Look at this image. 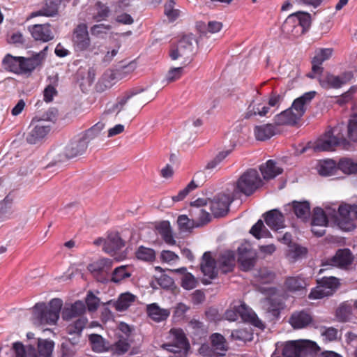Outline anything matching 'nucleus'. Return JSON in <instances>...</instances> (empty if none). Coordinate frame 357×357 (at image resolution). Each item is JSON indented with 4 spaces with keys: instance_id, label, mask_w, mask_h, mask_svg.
Here are the masks:
<instances>
[{
    "instance_id": "nucleus-31",
    "label": "nucleus",
    "mask_w": 357,
    "mask_h": 357,
    "mask_svg": "<svg viewBox=\"0 0 357 357\" xmlns=\"http://www.w3.org/2000/svg\"><path fill=\"white\" fill-rule=\"evenodd\" d=\"M61 0H46L45 5L38 11L31 13L30 17L38 16L53 17L58 13Z\"/></svg>"
},
{
    "instance_id": "nucleus-64",
    "label": "nucleus",
    "mask_w": 357,
    "mask_h": 357,
    "mask_svg": "<svg viewBox=\"0 0 357 357\" xmlns=\"http://www.w3.org/2000/svg\"><path fill=\"white\" fill-rule=\"evenodd\" d=\"M183 73V68L182 67L172 68L166 75V79L168 82H173L178 79Z\"/></svg>"
},
{
    "instance_id": "nucleus-9",
    "label": "nucleus",
    "mask_w": 357,
    "mask_h": 357,
    "mask_svg": "<svg viewBox=\"0 0 357 357\" xmlns=\"http://www.w3.org/2000/svg\"><path fill=\"white\" fill-rule=\"evenodd\" d=\"M319 349L315 342L310 340L289 341L284 344L282 355L284 357H304Z\"/></svg>"
},
{
    "instance_id": "nucleus-37",
    "label": "nucleus",
    "mask_w": 357,
    "mask_h": 357,
    "mask_svg": "<svg viewBox=\"0 0 357 357\" xmlns=\"http://www.w3.org/2000/svg\"><path fill=\"white\" fill-rule=\"evenodd\" d=\"M284 286L291 292L303 291L307 286L305 280L299 276H292L286 278Z\"/></svg>"
},
{
    "instance_id": "nucleus-35",
    "label": "nucleus",
    "mask_w": 357,
    "mask_h": 357,
    "mask_svg": "<svg viewBox=\"0 0 357 357\" xmlns=\"http://www.w3.org/2000/svg\"><path fill=\"white\" fill-rule=\"evenodd\" d=\"M259 169L266 180L272 179L282 172V169L278 167L273 160H268L265 164L261 165Z\"/></svg>"
},
{
    "instance_id": "nucleus-53",
    "label": "nucleus",
    "mask_w": 357,
    "mask_h": 357,
    "mask_svg": "<svg viewBox=\"0 0 357 357\" xmlns=\"http://www.w3.org/2000/svg\"><path fill=\"white\" fill-rule=\"evenodd\" d=\"M114 79V74L112 72H107L104 73L100 79L96 84V89L99 91H102L107 89H109L113 85L111 82Z\"/></svg>"
},
{
    "instance_id": "nucleus-48",
    "label": "nucleus",
    "mask_w": 357,
    "mask_h": 357,
    "mask_svg": "<svg viewBox=\"0 0 357 357\" xmlns=\"http://www.w3.org/2000/svg\"><path fill=\"white\" fill-rule=\"evenodd\" d=\"M250 233L257 239L261 238H269L271 232L264 225L261 220H259L250 229Z\"/></svg>"
},
{
    "instance_id": "nucleus-4",
    "label": "nucleus",
    "mask_w": 357,
    "mask_h": 357,
    "mask_svg": "<svg viewBox=\"0 0 357 357\" xmlns=\"http://www.w3.org/2000/svg\"><path fill=\"white\" fill-rule=\"evenodd\" d=\"M54 343L47 340H38L37 351L31 345L24 346L17 342L13 344L15 357H52Z\"/></svg>"
},
{
    "instance_id": "nucleus-16",
    "label": "nucleus",
    "mask_w": 357,
    "mask_h": 357,
    "mask_svg": "<svg viewBox=\"0 0 357 357\" xmlns=\"http://www.w3.org/2000/svg\"><path fill=\"white\" fill-rule=\"evenodd\" d=\"M333 216L340 229L344 231H351L355 229L356 225L352 216H350L349 205H340L338 211L336 213L333 209Z\"/></svg>"
},
{
    "instance_id": "nucleus-57",
    "label": "nucleus",
    "mask_w": 357,
    "mask_h": 357,
    "mask_svg": "<svg viewBox=\"0 0 357 357\" xmlns=\"http://www.w3.org/2000/svg\"><path fill=\"white\" fill-rule=\"evenodd\" d=\"M307 250L305 248L300 245L293 246L289 251L288 256L294 261L305 257Z\"/></svg>"
},
{
    "instance_id": "nucleus-42",
    "label": "nucleus",
    "mask_w": 357,
    "mask_h": 357,
    "mask_svg": "<svg viewBox=\"0 0 357 357\" xmlns=\"http://www.w3.org/2000/svg\"><path fill=\"white\" fill-rule=\"evenodd\" d=\"M2 63L6 70L20 74V56H13L8 54L3 58Z\"/></svg>"
},
{
    "instance_id": "nucleus-30",
    "label": "nucleus",
    "mask_w": 357,
    "mask_h": 357,
    "mask_svg": "<svg viewBox=\"0 0 357 357\" xmlns=\"http://www.w3.org/2000/svg\"><path fill=\"white\" fill-rule=\"evenodd\" d=\"M201 270L204 275L208 277L209 279H213L216 277L217 270L215 268V261L212 258L211 252H206L203 255Z\"/></svg>"
},
{
    "instance_id": "nucleus-52",
    "label": "nucleus",
    "mask_w": 357,
    "mask_h": 357,
    "mask_svg": "<svg viewBox=\"0 0 357 357\" xmlns=\"http://www.w3.org/2000/svg\"><path fill=\"white\" fill-rule=\"evenodd\" d=\"M332 294L331 289L325 287V286H323L319 282V285L311 291L309 298L310 299H320Z\"/></svg>"
},
{
    "instance_id": "nucleus-1",
    "label": "nucleus",
    "mask_w": 357,
    "mask_h": 357,
    "mask_svg": "<svg viewBox=\"0 0 357 357\" xmlns=\"http://www.w3.org/2000/svg\"><path fill=\"white\" fill-rule=\"evenodd\" d=\"M56 111L49 109L44 114L33 118L26 135V140L30 144H36L50 131L52 124L56 119Z\"/></svg>"
},
{
    "instance_id": "nucleus-45",
    "label": "nucleus",
    "mask_w": 357,
    "mask_h": 357,
    "mask_svg": "<svg viewBox=\"0 0 357 357\" xmlns=\"http://www.w3.org/2000/svg\"><path fill=\"white\" fill-rule=\"evenodd\" d=\"M211 340L215 353L220 356H223L227 349L225 337L219 333H214L211 336Z\"/></svg>"
},
{
    "instance_id": "nucleus-2",
    "label": "nucleus",
    "mask_w": 357,
    "mask_h": 357,
    "mask_svg": "<svg viewBox=\"0 0 357 357\" xmlns=\"http://www.w3.org/2000/svg\"><path fill=\"white\" fill-rule=\"evenodd\" d=\"M63 302L59 298L52 299L48 305L37 303L33 307L32 321L36 326L54 325L59 318Z\"/></svg>"
},
{
    "instance_id": "nucleus-41",
    "label": "nucleus",
    "mask_w": 357,
    "mask_h": 357,
    "mask_svg": "<svg viewBox=\"0 0 357 357\" xmlns=\"http://www.w3.org/2000/svg\"><path fill=\"white\" fill-rule=\"evenodd\" d=\"M297 121V119L289 108L277 114L274 118V123L278 126L294 125Z\"/></svg>"
},
{
    "instance_id": "nucleus-6",
    "label": "nucleus",
    "mask_w": 357,
    "mask_h": 357,
    "mask_svg": "<svg viewBox=\"0 0 357 357\" xmlns=\"http://www.w3.org/2000/svg\"><path fill=\"white\" fill-rule=\"evenodd\" d=\"M152 98L146 94L140 93L137 90H132L126 93L123 96L117 98L116 102L107 108L105 114L116 112L117 114L123 109L124 106L128 104L129 109H134L146 105Z\"/></svg>"
},
{
    "instance_id": "nucleus-28",
    "label": "nucleus",
    "mask_w": 357,
    "mask_h": 357,
    "mask_svg": "<svg viewBox=\"0 0 357 357\" xmlns=\"http://www.w3.org/2000/svg\"><path fill=\"white\" fill-rule=\"evenodd\" d=\"M312 321V316L304 310L294 312L289 318V323L295 329L305 328L310 325Z\"/></svg>"
},
{
    "instance_id": "nucleus-34",
    "label": "nucleus",
    "mask_w": 357,
    "mask_h": 357,
    "mask_svg": "<svg viewBox=\"0 0 357 357\" xmlns=\"http://www.w3.org/2000/svg\"><path fill=\"white\" fill-rule=\"evenodd\" d=\"M217 263L223 273L231 271L235 264V255L234 252L231 250L224 251L220 255Z\"/></svg>"
},
{
    "instance_id": "nucleus-8",
    "label": "nucleus",
    "mask_w": 357,
    "mask_h": 357,
    "mask_svg": "<svg viewBox=\"0 0 357 357\" xmlns=\"http://www.w3.org/2000/svg\"><path fill=\"white\" fill-rule=\"evenodd\" d=\"M238 317H241L244 321L250 323L259 328H264V324L257 315L244 303L228 309L225 313V319L229 321H236Z\"/></svg>"
},
{
    "instance_id": "nucleus-3",
    "label": "nucleus",
    "mask_w": 357,
    "mask_h": 357,
    "mask_svg": "<svg viewBox=\"0 0 357 357\" xmlns=\"http://www.w3.org/2000/svg\"><path fill=\"white\" fill-rule=\"evenodd\" d=\"M311 25V16L305 12L289 15L282 26L284 33L294 38L303 34Z\"/></svg>"
},
{
    "instance_id": "nucleus-36",
    "label": "nucleus",
    "mask_w": 357,
    "mask_h": 357,
    "mask_svg": "<svg viewBox=\"0 0 357 357\" xmlns=\"http://www.w3.org/2000/svg\"><path fill=\"white\" fill-rule=\"evenodd\" d=\"M86 322V319L81 317L68 326L66 328L68 333L75 335L72 339H70L73 344H75L78 342L79 337L85 327Z\"/></svg>"
},
{
    "instance_id": "nucleus-46",
    "label": "nucleus",
    "mask_w": 357,
    "mask_h": 357,
    "mask_svg": "<svg viewBox=\"0 0 357 357\" xmlns=\"http://www.w3.org/2000/svg\"><path fill=\"white\" fill-rule=\"evenodd\" d=\"M93 9V19L97 22L106 20L110 14L109 7L100 1H97Z\"/></svg>"
},
{
    "instance_id": "nucleus-19",
    "label": "nucleus",
    "mask_w": 357,
    "mask_h": 357,
    "mask_svg": "<svg viewBox=\"0 0 357 357\" xmlns=\"http://www.w3.org/2000/svg\"><path fill=\"white\" fill-rule=\"evenodd\" d=\"M28 29L35 40L47 43L54 38L51 25L48 23L34 24L29 26Z\"/></svg>"
},
{
    "instance_id": "nucleus-49",
    "label": "nucleus",
    "mask_w": 357,
    "mask_h": 357,
    "mask_svg": "<svg viewBox=\"0 0 357 357\" xmlns=\"http://www.w3.org/2000/svg\"><path fill=\"white\" fill-rule=\"evenodd\" d=\"M105 128V123L102 122H98L96 125L87 130L84 133L81 134L82 137L87 142V144L98 137L100 134L101 131Z\"/></svg>"
},
{
    "instance_id": "nucleus-25",
    "label": "nucleus",
    "mask_w": 357,
    "mask_h": 357,
    "mask_svg": "<svg viewBox=\"0 0 357 357\" xmlns=\"http://www.w3.org/2000/svg\"><path fill=\"white\" fill-rule=\"evenodd\" d=\"M266 225L273 231L285 228L284 215L278 209L271 210L264 214Z\"/></svg>"
},
{
    "instance_id": "nucleus-26",
    "label": "nucleus",
    "mask_w": 357,
    "mask_h": 357,
    "mask_svg": "<svg viewBox=\"0 0 357 357\" xmlns=\"http://www.w3.org/2000/svg\"><path fill=\"white\" fill-rule=\"evenodd\" d=\"M328 223L326 211L321 208L314 209L312 220V231L318 236H322L325 234V229L323 228L317 229V227H325Z\"/></svg>"
},
{
    "instance_id": "nucleus-58",
    "label": "nucleus",
    "mask_w": 357,
    "mask_h": 357,
    "mask_svg": "<svg viewBox=\"0 0 357 357\" xmlns=\"http://www.w3.org/2000/svg\"><path fill=\"white\" fill-rule=\"evenodd\" d=\"M175 2L174 0L168 1L165 5V14L170 20H176L180 14L178 9H174Z\"/></svg>"
},
{
    "instance_id": "nucleus-12",
    "label": "nucleus",
    "mask_w": 357,
    "mask_h": 357,
    "mask_svg": "<svg viewBox=\"0 0 357 357\" xmlns=\"http://www.w3.org/2000/svg\"><path fill=\"white\" fill-rule=\"evenodd\" d=\"M72 43L74 50L77 52L91 51V38L89 35L87 25L79 24L73 30Z\"/></svg>"
},
{
    "instance_id": "nucleus-20",
    "label": "nucleus",
    "mask_w": 357,
    "mask_h": 357,
    "mask_svg": "<svg viewBox=\"0 0 357 357\" xmlns=\"http://www.w3.org/2000/svg\"><path fill=\"white\" fill-rule=\"evenodd\" d=\"M315 96L314 91H310L295 99L289 108L298 121L305 114L307 105Z\"/></svg>"
},
{
    "instance_id": "nucleus-21",
    "label": "nucleus",
    "mask_w": 357,
    "mask_h": 357,
    "mask_svg": "<svg viewBox=\"0 0 357 357\" xmlns=\"http://www.w3.org/2000/svg\"><path fill=\"white\" fill-rule=\"evenodd\" d=\"M269 111L270 107L266 105V101L255 100L248 105L244 114V118L249 119L257 116L260 117L266 116Z\"/></svg>"
},
{
    "instance_id": "nucleus-7",
    "label": "nucleus",
    "mask_w": 357,
    "mask_h": 357,
    "mask_svg": "<svg viewBox=\"0 0 357 357\" xmlns=\"http://www.w3.org/2000/svg\"><path fill=\"white\" fill-rule=\"evenodd\" d=\"M338 131V128L327 131L324 136L317 139L310 146L314 151H333L337 146H341L349 150L351 144L344 137H338L335 134Z\"/></svg>"
},
{
    "instance_id": "nucleus-14",
    "label": "nucleus",
    "mask_w": 357,
    "mask_h": 357,
    "mask_svg": "<svg viewBox=\"0 0 357 357\" xmlns=\"http://www.w3.org/2000/svg\"><path fill=\"white\" fill-rule=\"evenodd\" d=\"M257 253L250 245L241 244L238 248V261L241 269L248 271L252 268L255 264Z\"/></svg>"
},
{
    "instance_id": "nucleus-15",
    "label": "nucleus",
    "mask_w": 357,
    "mask_h": 357,
    "mask_svg": "<svg viewBox=\"0 0 357 357\" xmlns=\"http://www.w3.org/2000/svg\"><path fill=\"white\" fill-rule=\"evenodd\" d=\"M233 199L226 194H219L209 201L210 209L214 217H222L229 211L230 204Z\"/></svg>"
},
{
    "instance_id": "nucleus-38",
    "label": "nucleus",
    "mask_w": 357,
    "mask_h": 357,
    "mask_svg": "<svg viewBox=\"0 0 357 357\" xmlns=\"http://www.w3.org/2000/svg\"><path fill=\"white\" fill-rule=\"evenodd\" d=\"M156 229L167 245H174L176 244L169 222L162 221L160 222L156 227Z\"/></svg>"
},
{
    "instance_id": "nucleus-22",
    "label": "nucleus",
    "mask_w": 357,
    "mask_h": 357,
    "mask_svg": "<svg viewBox=\"0 0 357 357\" xmlns=\"http://www.w3.org/2000/svg\"><path fill=\"white\" fill-rule=\"evenodd\" d=\"M352 78L353 74L351 72H345L340 76L328 75L320 82L323 87L338 89L349 82Z\"/></svg>"
},
{
    "instance_id": "nucleus-39",
    "label": "nucleus",
    "mask_w": 357,
    "mask_h": 357,
    "mask_svg": "<svg viewBox=\"0 0 357 357\" xmlns=\"http://www.w3.org/2000/svg\"><path fill=\"white\" fill-rule=\"evenodd\" d=\"M172 271L183 274V277L181 278V286L185 289L190 290L197 287V279L190 273L187 272L186 268L182 267L180 268L174 269Z\"/></svg>"
},
{
    "instance_id": "nucleus-11",
    "label": "nucleus",
    "mask_w": 357,
    "mask_h": 357,
    "mask_svg": "<svg viewBox=\"0 0 357 357\" xmlns=\"http://www.w3.org/2000/svg\"><path fill=\"white\" fill-rule=\"evenodd\" d=\"M88 147L87 142L79 135L74 137L62 151H57V162H62L66 159L73 158L82 155Z\"/></svg>"
},
{
    "instance_id": "nucleus-27",
    "label": "nucleus",
    "mask_w": 357,
    "mask_h": 357,
    "mask_svg": "<svg viewBox=\"0 0 357 357\" xmlns=\"http://www.w3.org/2000/svg\"><path fill=\"white\" fill-rule=\"evenodd\" d=\"M125 246L124 241L121 238L119 233L113 232L109 234L105 241L103 250L113 255L117 250Z\"/></svg>"
},
{
    "instance_id": "nucleus-17",
    "label": "nucleus",
    "mask_w": 357,
    "mask_h": 357,
    "mask_svg": "<svg viewBox=\"0 0 357 357\" xmlns=\"http://www.w3.org/2000/svg\"><path fill=\"white\" fill-rule=\"evenodd\" d=\"M47 49L48 47L46 46L42 51L29 58L20 56V74L31 73L40 66L46 57Z\"/></svg>"
},
{
    "instance_id": "nucleus-32",
    "label": "nucleus",
    "mask_w": 357,
    "mask_h": 357,
    "mask_svg": "<svg viewBox=\"0 0 357 357\" xmlns=\"http://www.w3.org/2000/svg\"><path fill=\"white\" fill-rule=\"evenodd\" d=\"M86 310L85 304L81 301H77L73 304L66 306L62 311V318L64 320H70L73 318L82 315Z\"/></svg>"
},
{
    "instance_id": "nucleus-47",
    "label": "nucleus",
    "mask_w": 357,
    "mask_h": 357,
    "mask_svg": "<svg viewBox=\"0 0 357 357\" xmlns=\"http://www.w3.org/2000/svg\"><path fill=\"white\" fill-rule=\"evenodd\" d=\"M135 296L129 293L121 294L115 303V308L118 311H124L135 301Z\"/></svg>"
},
{
    "instance_id": "nucleus-10",
    "label": "nucleus",
    "mask_w": 357,
    "mask_h": 357,
    "mask_svg": "<svg viewBox=\"0 0 357 357\" xmlns=\"http://www.w3.org/2000/svg\"><path fill=\"white\" fill-rule=\"evenodd\" d=\"M262 183L258 172L250 169L244 172L237 180L236 189L245 195L252 194Z\"/></svg>"
},
{
    "instance_id": "nucleus-13",
    "label": "nucleus",
    "mask_w": 357,
    "mask_h": 357,
    "mask_svg": "<svg viewBox=\"0 0 357 357\" xmlns=\"http://www.w3.org/2000/svg\"><path fill=\"white\" fill-rule=\"evenodd\" d=\"M195 39L192 36H185L178 43L177 47L170 51L169 56L172 60H176L178 58L189 59L192 55L194 46L193 42Z\"/></svg>"
},
{
    "instance_id": "nucleus-29",
    "label": "nucleus",
    "mask_w": 357,
    "mask_h": 357,
    "mask_svg": "<svg viewBox=\"0 0 357 357\" xmlns=\"http://www.w3.org/2000/svg\"><path fill=\"white\" fill-rule=\"evenodd\" d=\"M146 312L150 319L158 323L167 320L170 315L169 309L161 308L157 303L148 305Z\"/></svg>"
},
{
    "instance_id": "nucleus-56",
    "label": "nucleus",
    "mask_w": 357,
    "mask_h": 357,
    "mask_svg": "<svg viewBox=\"0 0 357 357\" xmlns=\"http://www.w3.org/2000/svg\"><path fill=\"white\" fill-rule=\"evenodd\" d=\"M177 223L182 231H190L193 227H197L193 220H190L185 215L178 216Z\"/></svg>"
},
{
    "instance_id": "nucleus-44",
    "label": "nucleus",
    "mask_w": 357,
    "mask_h": 357,
    "mask_svg": "<svg viewBox=\"0 0 357 357\" xmlns=\"http://www.w3.org/2000/svg\"><path fill=\"white\" fill-rule=\"evenodd\" d=\"M275 277V273L267 267L261 268L255 275L257 281L261 284L271 283Z\"/></svg>"
},
{
    "instance_id": "nucleus-50",
    "label": "nucleus",
    "mask_w": 357,
    "mask_h": 357,
    "mask_svg": "<svg viewBox=\"0 0 357 357\" xmlns=\"http://www.w3.org/2000/svg\"><path fill=\"white\" fill-rule=\"evenodd\" d=\"M336 170L335 162L333 160H327L320 162L318 172L320 175L328 176L335 174Z\"/></svg>"
},
{
    "instance_id": "nucleus-23",
    "label": "nucleus",
    "mask_w": 357,
    "mask_h": 357,
    "mask_svg": "<svg viewBox=\"0 0 357 357\" xmlns=\"http://www.w3.org/2000/svg\"><path fill=\"white\" fill-rule=\"evenodd\" d=\"M284 211L286 212L293 211L298 218L305 221L310 217V203L307 201H293L291 204L284 206Z\"/></svg>"
},
{
    "instance_id": "nucleus-59",
    "label": "nucleus",
    "mask_w": 357,
    "mask_h": 357,
    "mask_svg": "<svg viewBox=\"0 0 357 357\" xmlns=\"http://www.w3.org/2000/svg\"><path fill=\"white\" fill-rule=\"evenodd\" d=\"M351 314V307L346 303H342L337 309L336 315L342 321H347Z\"/></svg>"
},
{
    "instance_id": "nucleus-24",
    "label": "nucleus",
    "mask_w": 357,
    "mask_h": 357,
    "mask_svg": "<svg viewBox=\"0 0 357 357\" xmlns=\"http://www.w3.org/2000/svg\"><path fill=\"white\" fill-rule=\"evenodd\" d=\"M353 256L349 249H340L335 255L327 260L328 265L346 268L349 266L353 261Z\"/></svg>"
},
{
    "instance_id": "nucleus-43",
    "label": "nucleus",
    "mask_w": 357,
    "mask_h": 357,
    "mask_svg": "<svg viewBox=\"0 0 357 357\" xmlns=\"http://www.w3.org/2000/svg\"><path fill=\"white\" fill-rule=\"evenodd\" d=\"M89 340L92 349L98 353L105 351L109 347V344L103 337L98 334H91L89 337Z\"/></svg>"
},
{
    "instance_id": "nucleus-61",
    "label": "nucleus",
    "mask_w": 357,
    "mask_h": 357,
    "mask_svg": "<svg viewBox=\"0 0 357 357\" xmlns=\"http://www.w3.org/2000/svg\"><path fill=\"white\" fill-rule=\"evenodd\" d=\"M137 68V63L135 61H132L129 62L126 65H123L121 66V68L118 70V75L120 78H125L128 75L135 71Z\"/></svg>"
},
{
    "instance_id": "nucleus-60",
    "label": "nucleus",
    "mask_w": 357,
    "mask_h": 357,
    "mask_svg": "<svg viewBox=\"0 0 357 357\" xmlns=\"http://www.w3.org/2000/svg\"><path fill=\"white\" fill-rule=\"evenodd\" d=\"M100 299L96 296L92 291H89L86 297V304L88 310L90 312L96 311L100 305Z\"/></svg>"
},
{
    "instance_id": "nucleus-40",
    "label": "nucleus",
    "mask_w": 357,
    "mask_h": 357,
    "mask_svg": "<svg viewBox=\"0 0 357 357\" xmlns=\"http://www.w3.org/2000/svg\"><path fill=\"white\" fill-rule=\"evenodd\" d=\"M196 27L202 34H206L207 33H215L221 30L222 24L217 21H210L208 24L199 21L196 23Z\"/></svg>"
},
{
    "instance_id": "nucleus-5",
    "label": "nucleus",
    "mask_w": 357,
    "mask_h": 357,
    "mask_svg": "<svg viewBox=\"0 0 357 357\" xmlns=\"http://www.w3.org/2000/svg\"><path fill=\"white\" fill-rule=\"evenodd\" d=\"M167 340V342L161 345L162 349L174 354L175 357H182L186 355L190 344L181 328H172Z\"/></svg>"
},
{
    "instance_id": "nucleus-54",
    "label": "nucleus",
    "mask_w": 357,
    "mask_h": 357,
    "mask_svg": "<svg viewBox=\"0 0 357 357\" xmlns=\"http://www.w3.org/2000/svg\"><path fill=\"white\" fill-rule=\"evenodd\" d=\"M338 168L345 174H354L357 172V163H355L351 159L343 158L340 160Z\"/></svg>"
},
{
    "instance_id": "nucleus-63",
    "label": "nucleus",
    "mask_w": 357,
    "mask_h": 357,
    "mask_svg": "<svg viewBox=\"0 0 357 357\" xmlns=\"http://www.w3.org/2000/svg\"><path fill=\"white\" fill-rule=\"evenodd\" d=\"M111 29L112 26L109 24H98L91 26L90 31L93 36H100L102 34H106Z\"/></svg>"
},
{
    "instance_id": "nucleus-33",
    "label": "nucleus",
    "mask_w": 357,
    "mask_h": 357,
    "mask_svg": "<svg viewBox=\"0 0 357 357\" xmlns=\"http://www.w3.org/2000/svg\"><path fill=\"white\" fill-rule=\"evenodd\" d=\"M254 134L257 140L265 141L276 134V127L271 123L256 126L254 128Z\"/></svg>"
},
{
    "instance_id": "nucleus-18",
    "label": "nucleus",
    "mask_w": 357,
    "mask_h": 357,
    "mask_svg": "<svg viewBox=\"0 0 357 357\" xmlns=\"http://www.w3.org/2000/svg\"><path fill=\"white\" fill-rule=\"evenodd\" d=\"M333 54V49L331 48H322L319 49L315 52V54L312 60V73H309L307 76L310 78H314L317 75H320L322 73L323 68L321 64L328 60Z\"/></svg>"
},
{
    "instance_id": "nucleus-51",
    "label": "nucleus",
    "mask_w": 357,
    "mask_h": 357,
    "mask_svg": "<svg viewBox=\"0 0 357 357\" xmlns=\"http://www.w3.org/2000/svg\"><path fill=\"white\" fill-rule=\"evenodd\" d=\"M138 259L145 261H153L155 258V252L153 249L140 246L136 252Z\"/></svg>"
},
{
    "instance_id": "nucleus-55",
    "label": "nucleus",
    "mask_w": 357,
    "mask_h": 357,
    "mask_svg": "<svg viewBox=\"0 0 357 357\" xmlns=\"http://www.w3.org/2000/svg\"><path fill=\"white\" fill-rule=\"evenodd\" d=\"M130 273L127 271L126 266H121L116 268L112 275L111 281L114 283H119L125 278H129Z\"/></svg>"
},
{
    "instance_id": "nucleus-62",
    "label": "nucleus",
    "mask_w": 357,
    "mask_h": 357,
    "mask_svg": "<svg viewBox=\"0 0 357 357\" xmlns=\"http://www.w3.org/2000/svg\"><path fill=\"white\" fill-rule=\"evenodd\" d=\"M199 185V183L196 184L195 180H192L184 189L181 190L176 196L173 197L174 202H179L183 200L188 193L197 188Z\"/></svg>"
}]
</instances>
